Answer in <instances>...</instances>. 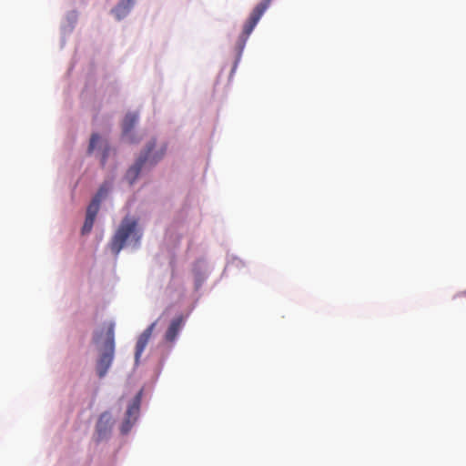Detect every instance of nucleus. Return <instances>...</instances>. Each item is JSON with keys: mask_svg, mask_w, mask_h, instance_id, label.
Listing matches in <instances>:
<instances>
[{"mask_svg": "<svg viewBox=\"0 0 466 466\" xmlns=\"http://www.w3.org/2000/svg\"><path fill=\"white\" fill-rule=\"evenodd\" d=\"M93 342L96 344L98 357L96 362L97 376L104 378L110 369L115 358V325L105 323L100 329L94 332Z\"/></svg>", "mask_w": 466, "mask_h": 466, "instance_id": "obj_1", "label": "nucleus"}, {"mask_svg": "<svg viewBox=\"0 0 466 466\" xmlns=\"http://www.w3.org/2000/svg\"><path fill=\"white\" fill-rule=\"evenodd\" d=\"M129 238H132L137 244L141 238V233L137 229V220L127 216L122 219L109 243L111 251L115 255H118Z\"/></svg>", "mask_w": 466, "mask_h": 466, "instance_id": "obj_2", "label": "nucleus"}, {"mask_svg": "<svg viewBox=\"0 0 466 466\" xmlns=\"http://www.w3.org/2000/svg\"><path fill=\"white\" fill-rule=\"evenodd\" d=\"M156 148L147 147L136 163L128 168L125 177L129 185H133L136 182L143 169L153 167L163 157L164 150L160 148L158 152L155 150Z\"/></svg>", "mask_w": 466, "mask_h": 466, "instance_id": "obj_3", "label": "nucleus"}, {"mask_svg": "<svg viewBox=\"0 0 466 466\" xmlns=\"http://www.w3.org/2000/svg\"><path fill=\"white\" fill-rule=\"evenodd\" d=\"M272 0H262L260 3H258L254 9L252 10L248 19L245 23L243 26L242 34L239 37V40L241 42L240 48L242 49L246 44L247 39L256 27L257 24L258 23L259 19L263 15V14L266 12V10L270 5Z\"/></svg>", "mask_w": 466, "mask_h": 466, "instance_id": "obj_4", "label": "nucleus"}, {"mask_svg": "<svg viewBox=\"0 0 466 466\" xmlns=\"http://www.w3.org/2000/svg\"><path fill=\"white\" fill-rule=\"evenodd\" d=\"M139 397L137 396L136 399L132 401V403L128 406L126 412V419L122 424L121 431L123 433H127L131 429L132 425L136 421L138 413H139Z\"/></svg>", "mask_w": 466, "mask_h": 466, "instance_id": "obj_5", "label": "nucleus"}, {"mask_svg": "<svg viewBox=\"0 0 466 466\" xmlns=\"http://www.w3.org/2000/svg\"><path fill=\"white\" fill-rule=\"evenodd\" d=\"M155 326H156V323L155 322L152 323L138 337V339H137V345H136V352H135V361H136L137 365H138L139 359L152 336Z\"/></svg>", "mask_w": 466, "mask_h": 466, "instance_id": "obj_6", "label": "nucleus"}, {"mask_svg": "<svg viewBox=\"0 0 466 466\" xmlns=\"http://www.w3.org/2000/svg\"><path fill=\"white\" fill-rule=\"evenodd\" d=\"M112 427V418L108 412L100 415L96 423V432L100 439L105 438L110 431Z\"/></svg>", "mask_w": 466, "mask_h": 466, "instance_id": "obj_7", "label": "nucleus"}, {"mask_svg": "<svg viewBox=\"0 0 466 466\" xmlns=\"http://www.w3.org/2000/svg\"><path fill=\"white\" fill-rule=\"evenodd\" d=\"M184 324V319L182 316H178L172 319L169 327L167 328L165 339L168 342H174L177 339L180 329H182Z\"/></svg>", "mask_w": 466, "mask_h": 466, "instance_id": "obj_8", "label": "nucleus"}, {"mask_svg": "<svg viewBox=\"0 0 466 466\" xmlns=\"http://www.w3.org/2000/svg\"><path fill=\"white\" fill-rule=\"evenodd\" d=\"M99 211L95 205H89L86 208V219L82 228V234L86 235L91 232L96 217Z\"/></svg>", "mask_w": 466, "mask_h": 466, "instance_id": "obj_9", "label": "nucleus"}, {"mask_svg": "<svg viewBox=\"0 0 466 466\" xmlns=\"http://www.w3.org/2000/svg\"><path fill=\"white\" fill-rule=\"evenodd\" d=\"M133 4L134 0H121L114 10L117 19L123 18L129 12Z\"/></svg>", "mask_w": 466, "mask_h": 466, "instance_id": "obj_10", "label": "nucleus"}, {"mask_svg": "<svg viewBox=\"0 0 466 466\" xmlns=\"http://www.w3.org/2000/svg\"><path fill=\"white\" fill-rule=\"evenodd\" d=\"M138 116L136 113H127L122 122V129L124 133L132 130L137 121Z\"/></svg>", "mask_w": 466, "mask_h": 466, "instance_id": "obj_11", "label": "nucleus"}, {"mask_svg": "<svg viewBox=\"0 0 466 466\" xmlns=\"http://www.w3.org/2000/svg\"><path fill=\"white\" fill-rule=\"evenodd\" d=\"M109 187H110L109 185H107L106 183L101 185L97 193L95 195V197L93 198V199L89 205H95L96 208H100V203H101L102 199L106 197V195L109 191Z\"/></svg>", "mask_w": 466, "mask_h": 466, "instance_id": "obj_12", "label": "nucleus"}, {"mask_svg": "<svg viewBox=\"0 0 466 466\" xmlns=\"http://www.w3.org/2000/svg\"><path fill=\"white\" fill-rule=\"evenodd\" d=\"M100 136L98 134H93L90 137L89 146H96L97 143H99Z\"/></svg>", "mask_w": 466, "mask_h": 466, "instance_id": "obj_13", "label": "nucleus"}, {"mask_svg": "<svg viewBox=\"0 0 466 466\" xmlns=\"http://www.w3.org/2000/svg\"><path fill=\"white\" fill-rule=\"evenodd\" d=\"M106 155H107V152H106V150H105V151L103 152V157H102V159H101V164H102L103 166L105 165Z\"/></svg>", "mask_w": 466, "mask_h": 466, "instance_id": "obj_14", "label": "nucleus"}]
</instances>
